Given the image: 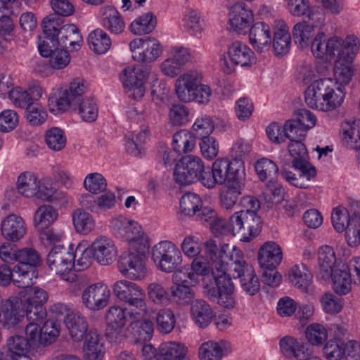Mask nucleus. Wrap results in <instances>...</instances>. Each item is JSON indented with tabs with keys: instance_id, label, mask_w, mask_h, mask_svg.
I'll return each instance as SVG.
<instances>
[{
	"instance_id": "7ed1b4c3",
	"label": "nucleus",
	"mask_w": 360,
	"mask_h": 360,
	"mask_svg": "<svg viewBox=\"0 0 360 360\" xmlns=\"http://www.w3.org/2000/svg\"><path fill=\"white\" fill-rule=\"evenodd\" d=\"M359 48L360 41L354 35H348L345 39L337 36L326 39V34L320 31L313 41L311 52L318 58L352 61Z\"/></svg>"
},
{
	"instance_id": "6e6552de",
	"label": "nucleus",
	"mask_w": 360,
	"mask_h": 360,
	"mask_svg": "<svg viewBox=\"0 0 360 360\" xmlns=\"http://www.w3.org/2000/svg\"><path fill=\"white\" fill-rule=\"evenodd\" d=\"M142 241L141 245L130 248V252L122 254L118 262L120 273L130 280H142L147 274L145 261L149 252L150 243L148 240Z\"/></svg>"
},
{
	"instance_id": "6e6d98bb",
	"label": "nucleus",
	"mask_w": 360,
	"mask_h": 360,
	"mask_svg": "<svg viewBox=\"0 0 360 360\" xmlns=\"http://www.w3.org/2000/svg\"><path fill=\"white\" fill-rule=\"evenodd\" d=\"M204 293L210 300L217 302L224 308L233 309L236 305L234 290L219 292L214 287L207 286L205 288Z\"/></svg>"
},
{
	"instance_id": "c9c22d12",
	"label": "nucleus",
	"mask_w": 360,
	"mask_h": 360,
	"mask_svg": "<svg viewBox=\"0 0 360 360\" xmlns=\"http://www.w3.org/2000/svg\"><path fill=\"white\" fill-rule=\"evenodd\" d=\"M191 316L195 324L205 328L211 323L214 312L210 305L203 300H196L192 302Z\"/></svg>"
},
{
	"instance_id": "0eeeda50",
	"label": "nucleus",
	"mask_w": 360,
	"mask_h": 360,
	"mask_svg": "<svg viewBox=\"0 0 360 360\" xmlns=\"http://www.w3.org/2000/svg\"><path fill=\"white\" fill-rule=\"evenodd\" d=\"M112 293L127 307L129 317H141L148 306L145 290L137 283L122 279L112 285Z\"/></svg>"
},
{
	"instance_id": "aec40b11",
	"label": "nucleus",
	"mask_w": 360,
	"mask_h": 360,
	"mask_svg": "<svg viewBox=\"0 0 360 360\" xmlns=\"http://www.w3.org/2000/svg\"><path fill=\"white\" fill-rule=\"evenodd\" d=\"M111 292L107 284L103 282L91 283L85 287L81 295L84 307L92 311H101L109 304Z\"/></svg>"
},
{
	"instance_id": "423d86ee",
	"label": "nucleus",
	"mask_w": 360,
	"mask_h": 360,
	"mask_svg": "<svg viewBox=\"0 0 360 360\" xmlns=\"http://www.w3.org/2000/svg\"><path fill=\"white\" fill-rule=\"evenodd\" d=\"M302 140L290 141L288 151L292 158V167L300 171L299 176L292 172L283 169L282 177L292 186L300 188H307L311 178L316 176V169L307 160V151Z\"/></svg>"
},
{
	"instance_id": "a18cd8bd",
	"label": "nucleus",
	"mask_w": 360,
	"mask_h": 360,
	"mask_svg": "<svg viewBox=\"0 0 360 360\" xmlns=\"http://www.w3.org/2000/svg\"><path fill=\"white\" fill-rule=\"evenodd\" d=\"M39 179L31 172L21 173L17 179L16 188L21 195L26 198H34L36 195Z\"/></svg>"
},
{
	"instance_id": "4be33fe9",
	"label": "nucleus",
	"mask_w": 360,
	"mask_h": 360,
	"mask_svg": "<svg viewBox=\"0 0 360 360\" xmlns=\"http://www.w3.org/2000/svg\"><path fill=\"white\" fill-rule=\"evenodd\" d=\"M117 255V248L112 239L100 236L84 250V255H91L99 264L106 266L112 264Z\"/></svg>"
},
{
	"instance_id": "bb28decb",
	"label": "nucleus",
	"mask_w": 360,
	"mask_h": 360,
	"mask_svg": "<svg viewBox=\"0 0 360 360\" xmlns=\"http://www.w3.org/2000/svg\"><path fill=\"white\" fill-rule=\"evenodd\" d=\"M319 274L324 281L328 280V276L339 263H345L340 258H338L333 247L323 245L319 248L317 252Z\"/></svg>"
},
{
	"instance_id": "f03ea898",
	"label": "nucleus",
	"mask_w": 360,
	"mask_h": 360,
	"mask_svg": "<svg viewBox=\"0 0 360 360\" xmlns=\"http://www.w3.org/2000/svg\"><path fill=\"white\" fill-rule=\"evenodd\" d=\"M345 97L344 88L330 78L315 80L304 91L306 105L314 110L330 112L342 104Z\"/></svg>"
},
{
	"instance_id": "dca6fc26",
	"label": "nucleus",
	"mask_w": 360,
	"mask_h": 360,
	"mask_svg": "<svg viewBox=\"0 0 360 360\" xmlns=\"http://www.w3.org/2000/svg\"><path fill=\"white\" fill-rule=\"evenodd\" d=\"M204 169V164L199 157L186 156L176 165L174 179L181 185L191 184L197 181L201 182V179L205 176Z\"/></svg>"
},
{
	"instance_id": "5fc2aeb1",
	"label": "nucleus",
	"mask_w": 360,
	"mask_h": 360,
	"mask_svg": "<svg viewBox=\"0 0 360 360\" xmlns=\"http://www.w3.org/2000/svg\"><path fill=\"white\" fill-rule=\"evenodd\" d=\"M156 26V18L152 13H145L135 19L130 25L131 32L136 35L150 33Z\"/></svg>"
},
{
	"instance_id": "ddd939ff",
	"label": "nucleus",
	"mask_w": 360,
	"mask_h": 360,
	"mask_svg": "<svg viewBox=\"0 0 360 360\" xmlns=\"http://www.w3.org/2000/svg\"><path fill=\"white\" fill-rule=\"evenodd\" d=\"M127 307H122L117 305L110 307L106 311L107 323L106 338L114 344H119L127 337L126 323L129 319Z\"/></svg>"
},
{
	"instance_id": "a211bd4d",
	"label": "nucleus",
	"mask_w": 360,
	"mask_h": 360,
	"mask_svg": "<svg viewBox=\"0 0 360 360\" xmlns=\"http://www.w3.org/2000/svg\"><path fill=\"white\" fill-rule=\"evenodd\" d=\"M24 288L20 295L23 297L22 302L26 311V317L31 320H42L46 318V311L43 305L48 300L47 292L39 287Z\"/></svg>"
},
{
	"instance_id": "4d7b16f0",
	"label": "nucleus",
	"mask_w": 360,
	"mask_h": 360,
	"mask_svg": "<svg viewBox=\"0 0 360 360\" xmlns=\"http://www.w3.org/2000/svg\"><path fill=\"white\" fill-rule=\"evenodd\" d=\"M148 299L156 305H167L170 303V291L158 282H153L147 287Z\"/></svg>"
},
{
	"instance_id": "5701e85b",
	"label": "nucleus",
	"mask_w": 360,
	"mask_h": 360,
	"mask_svg": "<svg viewBox=\"0 0 360 360\" xmlns=\"http://www.w3.org/2000/svg\"><path fill=\"white\" fill-rule=\"evenodd\" d=\"M0 309V323L7 329L18 325L26 314L22 300L19 298L2 300Z\"/></svg>"
},
{
	"instance_id": "9b49d317",
	"label": "nucleus",
	"mask_w": 360,
	"mask_h": 360,
	"mask_svg": "<svg viewBox=\"0 0 360 360\" xmlns=\"http://www.w3.org/2000/svg\"><path fill=\"white\" fill-rule=\"evenodd\" d=\"M75 255L72 245L66 248L63 245L54 246L47 256L49 269L67 281H74L75 274L72 271Z\"/></svg>"
},
{
	"instance_id": "4c0bfd02",
	"label": "nucleus",
	"mask_w": 360,
	"mask_h": 360,
	"mask_svg": "<svg viewBox=\"0 0 360 360\" xmlns=\"http://www.w3.org/2000/svg\"><path fill=\"white\" fill-rule=\"evenodd\" d=\"M205 252L212 261V269L224 266L230 259V247L229 244H223L218 248L216 242L213 240H208L205 243Z\"/></svg>"
},
{
	"instance_id": "393cba45",
	"label": "nucleus",
	"mask_w": 360,
	"mask_h": 360,
	"mask_svg": "<svg viewBox=\"0 0 360 360\" xmlns=\"http://www.w3.org/2000/svg\"><path fill=\"white\" fill-rule=\"evenodd\" d=\"M254 21L253 13L244 4H236L231 7L229 15L230 29L238 34H245Z\"/></svg>"
},
{
	"instance_id": "e2e57ef3",
	"label": "nucleus",
	"mask_w": 360,
	"mask_h": 360,
	"mask_svg": "<svg viewBox=\"0 0 360 360\" xmlns=\"http://www.w3.org/2000/svg\"><path fill=\"white\" fill-rule=\"evenodd\" d=\"M157 329L163 334L172 331L176 324V319L173 311L168 308L160 309L156 315Z\"/></svg>"
},
{
	"instance_id": "7c9ffc66",
	"label": "nucleus",
	"mask_w": 360,
	"mask_h": 360,
	"mask_svg": "<svg viewBox=\"0 0 360 360\" xmlns=\"http://www.w3.org/2000/svg\"><path fill=\"white\" fill-rule=\"evenodd\" d=\"M27 340L20 335L10 337L6 342L4 360H32L29 356L31 348Z\"/></svg>"
},
{
	"instance_id": "412c9836",
	"label": "nucleus",
	"mask_w": 360,
	"mask_h": 360,
	"mask_svg": "<svg viewBox=\"0 0 360 360\" xmlns=\"http://www.w3.org/2000/svg\"><path fill=\"white\" fill-rule=\"evenodd\" d=\"M132 58L139 63H150L155 61L162 53L160 43L154 38H137L129 44Z\"/></svg>"
},
{
	"instance_id": "cd10ccee",
	"label": "nucleus",
	"mask_w": 360,
	"mask_h": 360,
	"mask_svg": "<svg viewBox=\"0 0 360 360\" xmlns=\"http://www.w3.org/2000/svg\"><path fill=\"white\" fill-rule=\"evenodd\" d=\"M250 43L258 53L268 51L271 46V32L269 25L264 22L254 24L249 32Z\"/></svg>"
},
{
	"instance_id": "1a4fd4ad",
	"label": "nucleus",
	"mask_w": 360,
	"mask_h": 360,
	"mask_svg": "<svg viewBox=\"0 0 360 360\" xmlns=\"http://www.w3.org/2000/svg\"><path fill=\"white\" fill-rule=\"evenodd\" d=\"M229 271L233 278H240L244 292L250 296L256 295L260 290V282L253 267L243 259V252L233 246L231 254Z\"/></svg>"
},
{
	"instance_id": "20e7f679",
	"label": "nucleus",
	"mask_w": 360,
	"mask_h": 360,
	"mask_svg": "<svg viewBox=\"0 0 360 360\" xmlns=\"http://www.w3.org/2000/svg\"><path fill=\"white\" fill-rule=\"evenodd\" d=\"M244 175L245 167L241 160L219 158L212 163V174L205 172L201 184L207 188H213L216 184L233 186L240 184Z\"/></svg>"
},
{
	"instance_id": "c756f323",
	"label": "nucleus",
	"mask_w": 360,
	"mask_h": 360,
	"mask_svg": "<svg viewBox=\"0 0 360 360\" xmlns=\"http://www.w3.org/2000/svg\"><path fill=\"white\" fill-rule=\"evenodd\" d=\"M283 258L281 247L274 241L264 243L258 252V262L264 269H275L278 266Z\"/></svg>"
},
{
	"instance_id": "9d476101",
	"label": "nucleus",
	"mask_w": 360,
	"mask_h": 360,
	"mask_svg": "<svg viewBox=\"0 0 360 360\" xmlns=\"http://www.w3.org/2000/svg\"><path fill=\"white\" fill-rule=\"evenodd\" d=\"M151 258L157 268L167 274L172 273L181 266L182 255L179 248L172 242L161 241L152 248Z\"/></svg>"
},
{
	"instance_id": "2f4dec72",
	"label": "nucleus",
	"mask_w": 360,
	"mask_h": 360,
	"mask_svg": "<svg viewBox=\"0 0 360 360\" xmlns=\"http://www.w3.org/2000/svg\"><path fill=\"white\" fill-rule=\"evenodd\" d=\"M330 278L332 281L333 288L337 294L347 295L351 291L352 280L346 263H339L337 268L328 276V280Z\"/></svg>"
},
{
	"instance_id": "473e14b6",
	"label": "nucleus",
	"mask_w": 360,
	"mask_h": 360,
	"mask_svg": "<svg viewBox=\"0 0 360 360\" xmlns=\"http://www.w3.org/2000/svg\"><path fill=\"white\" fill-rule=\"evenodd\" d=\"M102 26L113 34H120L125 29V22L120 13L113 6H106L100 8Z\"/></svg>"
},
{
	"instance_id": "4468645a",
	"label": "nucleus",
	"mask_w": 360,
	"mask_h": 360,
	"mask_svg": "<svg viewBox=\"0 0 360 360\" xmlns=\"http://www.w3.org/2000/svg\"><path fill=\"white\" fill-rule=\"evenodd\" d=\"M227 54L229 62L226 56L219 61L223 72L226 74L233 72L236 65L248 67L256 63L257 61L253 51L246 44L240 41H235L229 46Z\"/></svg>"
},
{
	"instance_id": "79ce46f5",
	"label": "nucleus",
	"mask_w": 360,
	"mask_h": 360,
	"mask_svg": "<svg viewBox=\"0 0 360 360\" xmlns=\"http://www.w3.org/2000/svg\"><path fill=\"white\" fill-rule=\"evenodd\" d=\"M292 35L295 43L302 49L311 46L316 35L315 29L307 20L296 23L292 29Z\"/></svg>"
},
{
	"instance_id": "052dcab7",
	"label": "nucleus",
	"mask_w": 360,
	"mask_h": 360,
	"mask_svg": "<svg viewBox=\"0 0 360 360\" xmlns=\"http://www.w3.org/2000/svg\"><path fill=\"white\" fill-rule=\"evenodd\" d=\"M67 139L63 130L59 127H51L45 133V143L53 151H60L66 145Z\"/></svg>"
},
{
	"instance_id": "8fccbe9b",
	"label": "nucleus",
	"mask_w": 360,
	"mask_h": 360,
	"mask_svg": "<svg viewBox=\"0 0 360 360\" xmlns=\"http://www.w3.org/2000/svg\"><path fill=\"white\" fill-rule=\"evenodd\" d=\"M90 49L96 53H106L111 46V39L109 35L101 29L91 32L88 37Z\"/></svg>"
},
{
	"instance_id": "b1692460",
	"label": "nucleus",
	"mask_w": 360,
	"mask_h": 360,
	"mask_svg": "<svg viewBox=\"0 0 360 360\" xmlns=\"http://www.w3.org/2000/svg\"><path fill=\"white\" fill-rule=\"evenodd\" d=\"M201 72L189 70L180 75L175 81L174 88L177 98L184 103L191 102L194 89L202 82Z\"/></svg>"
},
{
	"instance_id": "ea45409f",
	"label": "nucleus",
	"mask_w": 360,
	"mask_h": 360,
	"mask_svg": "<svg viewBox=\"0 0 360 360\" xmlns=\"http://www.w3.org/2000/svg\"><path fill=\"white\" fill-rule=\"evenodd\" d=\"M65 324L71 338L75 342L82 341L84 335H86L88 333L87 322L85 318L79 311L71 314L67 319H65Z\"/></svg>"
},
{
	"instance_id": "f257e3e1",
	"label": "nucleus",
	"mask_w": 360,
	"mask_h": 360,
	"mask_svg": "<svg viewBox=\"0 0 360 360\" xmlns=\"http://www.w3.org/2000/svg\"><path fill=\"white\" fill-rule=\"evenodd\" d=\"M87 89V83L84 79L74 78L68 86L52 90L49 105L56 107L61 112H77L84 122H94L98 115V107L94 98H83Z\"/></svg>"
},
{
	"instance_id": "a19ab883",
	"label": "nucleus",
	"mask_w": 360,
	"mask_h": 360,
	"mask_svg": "<svg viewBox=\"0 0 360 360\" xmlns=\"http://www.w3.org/2000/svg\"><path fill=\"white\" fill-rule=\"evenodd\" d=\"M291 36L287 25L283 22H279L274 32L273 38V48L276 55L282 56L286 54L290 48Z\"/></svg>"
},
{
	"instance_id": "58836bf2",
	"label": "nucleus",
	"mask_w": 360,
	"mask_h": 360,
	"mask_svg": "<svg viewBox=\"0 0 360 360\" xmlns=\"http://www.w3.org/2000/svg\"><path fill=\"white\" fill-rule=\"evenodd\" d=\"M279 346L281 353L288 359H302L307 355L308 348L304 342L291 336H285L281 339Z\"/></svg>"
},
{
	"instance_id": "de8ad7c7",
	"label": "nucleus",
	"mask_w": 360,
	"mask_h": 360,
	"mask_svg": "<svg viewBox=\"0 0 360 360\" xmlns=\"http://www.w3.org/2000/svg\"><path fill=\"white\" fill-rule=\"evenodd\" d=\"M58 218V212L51 205H42L34 214V225L37 230L48 228Z\"/></svg>"
},
{
	"instance_id": "69168bd1",
	"label": "nucleus",
	"mask_w": 360,
	"mask_h": 360,
	"mask_svg": "<svg viewBox=\"0 0 360 360\" xmlns=\"http://www.w3.org/2000/svg\"><path fill=\"white\" fill-rule=\"evenodd\" d=\"M255 171L261 181L269 180L271 182L276 176L278 168L276 163L267 158L258 160L255 165Z\"/></svg>"
},
{
	"instance_id": "49530a36",
	"label": "nucleus",
	"mask_w": 360,
	"mask_h": 360,
	"mask_svg": "<svg viewBox=\"0 0 360 360\" xmlns=\"http://www.w3.org/2000/svg\"><path fill=\"white\" fill-rule=\"evenodd\" d=\"M170 302L179 307L188 306L192 304L195 297V291L189 285L173 284L170 288Z\"/></svg>"
},
{
	"instance_id": "603ef678",
	"label": "nucleus",
	"mask_w": 360,
	"mask_h": 360,
	"mask_svg": "<svg viewBox=\"0 0 360 360\" xmlns=\"http://www.w3.org/2000/svg\"><path fill=\"white\" fill-rule=\"evenodd\" d=\"M195 145V138L185 130H180L173 136L172 147L178 155L192 151Z\"/></svg>"
},
{
	"instance_id": "864d4df0",
	"label": "nucleus",
	"mask_w": 360,
	"mask_h": 360,
	"mask_svg": "<svg viewBox=\"0 0 360 360\" xmlns=\"http://www.w3.org/2000/svg\"><path fill=\"white\" fill-rule=\"evenodd\" d=\"M342 137L347 147L359 148L360 146V122H345L342 124Z\"/></svg>"
},
{
	"instance_id": "0e129e2a",
	"label": "nucleus",
	"mask_w": 360,
	"mask_h": 360,
	"mask_svg": "<svg viewBox=\"0 0 360 360\" xmlns=\"http://www.w3.org/2000/svg\"><path fill=\"white\" fill-rule=\"evenodd\" d=\"M28 324L25 328L26 340L31 346L37 347L43 345L42 326L45 319L42 320H31L27 318Z\"/></svg>"
},
{
	"instance_id": "f8f14e48",
	"label": "nucleus",
	"mask_w": 360,
	"mask_h": 360,
	"mask_svg": "<svg viewBox=\"0 0 360 360\" xmlns=\"http://www.w3.org/2000/svg\"><path fill=\"white\" fill-rule=\"evenodd\" d=\"M149 74L150 69L140 65H129L122 70L120 79L129 97L139 100L144 96Z\"/></svg>"
},
{
	"instance_id": "680f3d73",
	"label": "nucleus",
	"mask_w": 360,
	"mask_h": 360,
	"mask_svg": "<svg viewBox=\"0 0 360 360\" xmlns=\"http://www.w3.org/2000/svg\"><path fill=\"white\" fill-rule=\"evenodd\" d=\"M183 22L184 29L193 35L201 34L205 27V23L201 19L200 13L193 9H188L185 12Z\"/></svg>"
},
{
	"instance_id": "338daca9",
	"label": "nucleus",
	"mask_w": 360,
	"mask_h": 360,
	"mask_svg": "<svg viewBox=\"0 0 360 360\" xmlns=\"http://www.w3.org/2000/svg\"><path fill=\"white\" fill-rule=\"evenodd\" d=\"M305 336L310 345L321 346L328 338V330L324 326L314 323L307 327Z\"/></svg>"
},
{
	"instance_id": "774afa93",
	"label": "nucleus",
	"mask_w": 360,
	"mask_h": 360,
	"mask_svg": "<svg viewBox=\"0 0 360 360\" xmlns=\"http://www.w3.org/2000/svg\"><path fill=\"white\" fill-rule=\"evenodd\" d=\"M202 205L200 196L193 193H187L182 195L180 200V207L182 212L188 216L197 214Z\"/></svg>"
},
{
	"instance_id": "a878e982",
	"label": "nucleus",
	"mask_w": 360,
	"mask_h": 360,
	"mask_svg": "<svg viewBox=\"0 0 360 360\" xmlns=\"http://www.w3.org/2000/svg\"><path fill=\"white\" fill-rule=\"evenodd\" d=\"M85 360H103L105 349L102 335L95 329H90L86 333L83 345Z\"/></svg>"
},
{
	"instance_id": "c03bdc74",
	"label": "nucleus",
	"mask_w": 360,
	"mask_h": 360,
	"mask_svg": "<svg viewBox=\"0 0 360 360\" xmlns=\"http://www.w3.org/2000/svg\"><path fill=\"white\" fill-rule=\"evenodd\" d=\"M72 219L76 231L81 234H88L93 231L96 221L92 215L83 209H77L72 213Z\"/></svg>"
},
{
	"instance_id": "13d9d810",
	"label": "nucleus",
	"mask_w": 360,
	"mask_h": 360,
	"mask_svg": "<svg viewBox=\"0 0 360 360\" xmlns=\"http://www.w3.org/2000/svg\"><path fill=\"white\" fill-rule=\"evenodd\" d=\"M352 61L346 60H335L334 66V81L343 88L342 85L347 84L353 75L352 68Z\"/></svg>"
},
{
	"instance_id": "6ab92c4d",
	"label": "nucleus",
	"mask_w": 360,
	"mask_h": 360,
	"mask_svg": "<svg viewBox=\"0 0 360 360\" xmlns=\"http://www.w3.org/2000/svg\"><path fill=\"white\" fill-rule=\"evenodd\" d=\"M232 236L240 233L243 240L249 241L262 228V219L255 212H236L231 216Z\"/></svg>"
},
{
	"instance_id": "39448f33",
	"label": "nucleus",
	"mask_w": 360,
	"mask_h": 360,
	"mask_svg": "<svg viewBox=\"0 0 360 360\" xmlns=\"http://www.w3.org/2000/svg\"><path fill=\"white\" fill-rule=\"evenodd\" d=\"M63 20L56 14L46 16L42 21L44 35L53 46H61L77 49L80 46L82 37L79 29L73 24L63 25Z\"/></svg>"
},
{
	"instance_id": "c85d7f7f",
	"label": "nucleus",
	"mask_w": 360,
	"mask_h": 360,
	"mask_svg": "<svg viewBox=\"0 0 360 360\" xmlns=\"http://www.w3.org/2000/svg\"><path fill=\"white\" fill-rule=\"evenodd\" d=\"M26 231V225L22 218L14 214L5 217L1 224V234L8 241L20 240L25 235Z\"/></svg>"
},
{
	"instance_id": "72a5a7b5",
	"label": "nucleus",
	"mask_w": 360,
	"mask_h": 360,
	"mask_svg": "<svg viewBox=\"0 0 360 360\" xmlns=\"http://www.w3.org/2000/svg\"><path fill=\"white\" fill-rule=\"evenodd\" d=\"M231 352V345L226 341H207L200 346L198 356L200 360H221L224 355Z\"/></svg>"
},
{
	"instance_id": "09e8293b",
	"label": "nucleus",
	"mask_w": 360,
	"mask_h": 360,
	"mask_svg": "<svg viewBox=\"0 0 360 360\" xmlns=\"http://www.w3.org/2000/svg\"><path fill=\"white\" fill-rule=\"evenodd\" d=\"M230 262L231 258L226 264H224V266L212 269V276L217 285L216 290L219 292L234 290V285L231 278L232 274L229 271Z\"/></svg>"
},
{
	"instance_id": "f704fd0d",
	"label": "nucleus",
	"mask_w": 360,
	"mask_h": 360,
	"mask_svg": "<svg viewBox=\"0 0 360 360\" xmlns=\"http://www.w3.org/2000/svg\"><path fill=\"white\" fill-rule=\"evenodd\" d=\"M148 313V308L147 306L146 314L141 317H129L131 321L127 329L139 341L150 340L153 334V323L149 320H145Z\"/></svg>"
},
{
	"instance_id": "e433bc0d",
	"label": "nucleus",
	"mask_w": 360,
	"mask_h": 360,
	"mask_svg": "<svg viewBox=\"0 0 360 360\" xmlns=\"http://www.w3.org/2000/svg\"><path fill=\"white\" fill-rule=\"evenodd\" d=\"M188 354L187 347L179 342L169 341L160 345L157 360H184Z\"/></svg>"
},
{
	"instance_id": "bf43d9fd",
	"label": "nucleus",
	"mask_w": 360,
	"mask_h": 360,
	"mask_svg": "<svg viewBox=\"0 0 360 360\" xmlns=\"http://www.w3.org/2000/svg\"><path fill=\"white\" fill-rule=\"evenodd\" d=\"M331 221L335 230L340 233L344 231H346L351 224L355 223L353 219H350L348 210L342 205H339L333 210Z\"/></svg>"
},
{
	"instance_id": "f3484780",
	"label": "nucleus",
	"mask_w": 360,
	"mask_h": 360,
	"mask_svg": "<svg viewBox=\"0 0 360 360\" xmlns=\"http://www.w3.org/2000/svg\"><path fill=\"white\" fill-rule=\"evenodd\" d=\"M114 233L119 238L127 241L130 248L141 245L142 240H148L143 236L141 225L136 221L120 215L110 221Z\"/></svg>"
},
{
	"instance_id": "2eb2a0df",
	"label": "nucleus",
	"mask_w": 360,
	"mask_h": 360,
	"mask_svg": "<svg viewBox=\"0 0 360 360\" xmlns=\"http://www.w3.org/2000/svg\"><path fill=\"white\" fill-rule=\"evenodd\" d=\"M14 262L17 264L14 266L15 276L17 278L20 276L24 284L32 285L33 278H37L34 267L39 263L40 257L38 252L33 248H25L20 250H15L14 253Z\"/></svg>"
},
{
	"instance_id": "37998d69",
	"label": "nucleus",
	"mask_w": 360,
	"mask_h": 360,
	"mask_svg": "<svg viewBox=\"0 0 360 360\" xmlns=\"http://www.w3.org/2000/svg\"><path fill=\"white\" fill-rule=\"evenodd\" d=\"M289 279L296 288L307 292L311 284L312 276L306 265L296 264L289 271Z\"/></svg>"
},
{
	"instance_id": "3c124183",
	"label": "nucleus",
	"mask_w": 360,
	"mask_h": 360,
	"mask_svg": "<svg viewBox=\"0 0 360 360\" xmlns=\"http://www.w3.org/2000/svg\"><path fill=\"white\" fill-rule=\"evenodd\" d=\"M34 198L51 202H68L65 194L57 191L52 186L40 180Z\"/></svg>"
}]
</instances>
